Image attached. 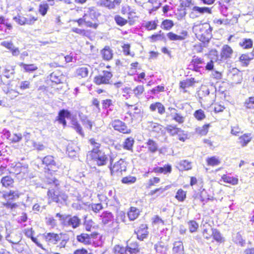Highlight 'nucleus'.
<instances>
[{"label": "nucleus", "instance_id": "nucleus-50", "mask_svg": "<svg viewBox=\"0 0 254 254\" xmlns=\"http://www.w3.org/2000/svg\"><path fill=\"white\" fill-rule=\"evenodd\" d=\"M150 38L153 42L165 40V36L163 33H161V31L159 32V34L152 35Z\"/></svg>", "mask_w": 254, "mask_h": 254}, {"label": "nucleus", "instance_id": "nucleus-22", "mask_svg": "<svg viewBox=\"0 0 254 254\" xmlns=\"http://www.w3.org/2000/svg\"><path fill=\"white\" fill-rule=\"evenodd\" d=\"M78 242L82 243L85 245H89L91 244V236L85 233H82L77 236Z\"/></svg>", "mask_w": 254, "mask_h": 254}, {"label": "nucleus", "instance_id": "nucleus-35", "mask_svg": "<svg viewBox=\"0 0 254 254\" xmlns=\"http://www.w3.org/2000/svg\"><path fill=\"white\" fill-rule=\"evenodd\" d=\"M19 65L21 67H23L26 72H33L38 69L37 66L34 64H27L20 63Z\"/></svg>", "mask_w": 254, "mask_h": 254}, {"label": "nucleus", "instance_id": "nucleus-24", "mask_svg": "<svg viewBox=\"0 0 254 254\" xmlns=\"http://www.w3.org/2000/svg\"><path fill=\"white\" fill-rule=\"evenodd\" d=\"M173 254H184V246L181 242L174 243Z\"/></svg>", "mask_w": 254, "mask_h": 254}, {"label": "nucleus", "instance_id": "nucleus-11", "mask_svg": "<svg viewBox=\"0 0 254 254\" xmlns=\"http://www.w3.org/2000/svg\"><path fill=\"white\" fill-rule=\"evenodd\" d=\"M62 236L63 234L62 233L58 234L54 233H48L45 234L46 240L54 245L57 244L62 239Z\"/></svg>", "mask_w": 254, "mask_h": 254}, {"label": "nucleus", "instance_id": "nucleus-60", "mask_svg": "<svg viewBox=\"0 0 254 254\" xmlns=\"http://www.w3.org/2000/svg\"><path fill=\"white\" fill-rule=\"evenodd\" d=\"M245 106L248 109H254V97H250L245 102Z\"/></svg>", "mask_w": 254, "mask_h": 254}, {"label": "nucleus", "instance_id": "nucleus-62", "mask_svg": "<svg viewBox=\"0 0 254 254\" xmlns=\"http://www.w3.org/2000/svg\"><path fill=\"white\" fill-rule=\"evenodd\" d=\"M173 119L176 122H178L179 124H182L184 122L185 119L184 117H183L180 114H175L173 118Z\"/></svg>", "mask_w": 254, "mask_h": 254}, {"label": "nucleus", "instance_id": "nucleus-13", "mask_svg": "<svg viewBox=\"0 0 254 254\" xmlns=\"http://www.w3.org/2000/svg\"><path fill=\"white\" fill-rule=\"evenodd\" d=\"M233 53V50L228 45H224L221 49V57L223 60L230 59Z\"/></svg>", "mask_w": 254, "mask_h": 254}, {"label": "nucleus", "instance_id": "nucleus-7", "mask_svg": "<svg viewBox=\"0 0 254 254\" xmlns=\"http://www.w3.org/2000/svg\"><path fill=\"white\" fill-rule=\"evenodd\" d=\"M192 11L190 14V16L191 18H195L203 15L205 13H211V9L207 7H199L197 6H193Z\"/></svg>", "mask_w": 254, "mask_h": 254}, {"label": "nucleus", "instance_id": "nucleus-32", "mask_svg": "<svg viewBox=\"0 0 254 254\" xmlns=\"http://www.w3.org/2000/svg\"><path fill=\"white\" fill-rule=\"evenodd\" d=\"M233 241L235 244H238L242 247L245 246L246 244L245 240L243 239L242 236L240 233H237L234 235L233 237Z\"/></svg>", "mask_w": 254, "mask_h": 254}, {"label": "nucleus", "instance_id": "nucleus-53", "mask_svg": "<svg viewBox=\"0 0 254 254\" xmlns=\"http://www.w3.org/2000/svg\"><path fill=\"white\" fill-rule=\"evenodd\" d=\"M207 162L208 165L212 166H217L220 163V161L216 157L208 158Z\"/></svg>", "mask_w": 254, "mask_h": 254}, {"label": "nucleus", "instance_id": "nucleus-29", "mask_svg": "<svg viewBox=\"0 0 254 254\" xmlns=\"http://www.w3.org/2000/svg\"><path fill=\"white\" fill-rule=\"evenodd\" d=\"M239 46L244 49L252 48L253 42L251 39H243L239 42Z\"/></svg>", "mask_w": 254, "mask_h": 254}, {"label": "nucleus", "instance_id": "nucleus-3", "mask_svg": "<svg viewBox=\"0 0 254 254\" xmlns=\"http://www.w3.org/2000/svg\"><path fill=\"white\" fill-rule=\"evenodd\" d=\"M46 182L48 184L52 185V186L49 188L48 195L53 201L58 202L59 201V181L54 178L53 179H48Z\"/></svg>", "mask_w": 254, "mask_h": 254}, {"label": "nucleus", "instance_id": "nucleus-18", "mask_svg": "<svg viewBox=\"0 0 254 254\" xmlns=\"http://www.w3.org/2000/svg\"><path fill=\"white\" fill-rule=\"evenodd\" d=\"M102 57L104 61H109L113 58V51L109 46H106L101 51Z\"/></svg>", "mask_w": 254, "mask_h": 254}, {"label": "nucleus", "instance_id": "nucleus-58", "mask_svg": "<svg viewBox=\"0 0 254 254\" xmlns=\"http://www.w3.org/2000/svg\"><path fill=\"white\" fill-rule=\"evenodd\" d=\"M49 9V6L47 3L41 4L39 5V11L41 15L44 16L46 14Z\"/></svg>", "mask_w": 254, "mask_h": 254}, {"label": "nucleus", "instance_id": "nucleus-55", "mask_svg": "<svg viewBox=\"0 0 254 254\" xmlns=\"http://www.w3.org/2000/svg\"><path fill=\"white\" fill-rule=\"evenodd\" d=\"M136 178L133 176H127L124 177L122 180V182L124 184H131L136 181Z\"/></svg>", "mask_w": 254, "mask_h": 254}, {"label": "nucleus", "instance_id": "nucleus-41", "mask_svg": "<svg viewBox=\"0 0 254 254\" xmlns=\"http://www.w3.org/2000/svg\"><path fill=\"white\" fill-rule=\"evenodd\" d=\"M212 235L214 239L218 242H222L223 241V238L221 233L217 229H211Z\"/></svg>", "mask_w": 254, "mask_h": 254}, {"label": "nucleus", "instance_id": "nucleus-8", "mask_svg": "<svg viewBox=\"0 0 254 254\" xmlns=\"http://www.w3.org/2000/svg\"><path fill=\"white\" fill-rule=\"evenodd\" d=\"M212 28L207 23L202 24L199 28L198 35L201 36L203 41H208L211 37Z\"/></svg>", "mask_w": 254, "mask_h": 254}, {"label": "nucleus", "instance_id": "nucleus-21", "mask_svg": "<svg viewBox=\"0 0 254 254\" xmlns=\"http://www.w3.org/2000/svg\"><path fill=\"white\" fill-rule=\"evenodd\" d=\"M177 168L181 171L191 169V162L188 160H181L177 163Z\"/></svg>", "mask_w": 254, "mask_h": 254}, {"label": "nucleus", "instance_id": "nucleus-38", "mask_svg": "<svg viewBox=\"0 0 254 254\" xmlns=\"http://www.w3.org/2000/svg\"><path fill=\"white\" fill-rule=\"evenodd\" d=\"M14 66H7L4 69L3 72V75L7 78H10L12 77L15 73Z\"/></svg>", "mask_w": 254, "mask_h": 254}, {"label": "nucleus", "instance_id": "nucleus-28", "mask_svg": "<svg viewBox=\"0 0 254 254\" xmlns=\"http://www.w3.org/2000/svg\"><path fill=\"white\" fill-rule=\"evenodd\" d=\"M98 5L107 8L109 10L115 9L112 0H99L97 2Z\"/></svg>", "mask_w": 254, "mask_h": 254}, {"label": "nucleus", "instance_id": "nucleus-45", "mask_svg": "<svg viewBox=\"0 0 254 254\" xmlns=\"http://www.w3.org/2000/svg\"><path fill=\"white\" fill-rule=\"evenodd\" d=\"M222 179L224 182L230 183L232 185H236L238 182V180L237 179L230 177L226 175H224L222 176Z\"/></svg>", "mask_w": 254, "mask_h": 254}, {"label": "nucleus", "instance_id": "nucleus-12", "mask_svg": "<svg viewBox=\"0 0 254 254\" xmlns=\"http://www.w3.org/2000/svg\"><path fill=\"white\" fill-rule=\"evenodd\" d=\"M80 148L75 144L73 143H69L66 149V152L70 158L77 157Z\"/></svg>", "mask_w": 254, "mask_h": 254}, {"label": "nucleus", "instance_id": "nucleus-4", "mask_svg": "<svg viewBox=\"0 0 254 254\" xmlns=\"http://www.w3.org/2000/svg\"><path fill=\"white\" fill-rule=\"evenodd\" d=\"M91 155L93 161L99 166L106 165L108 161V156L104 152L97 148L93 149Z\"/></svg>", "mask_w": 254, "mask_h": 254}, {"label": "nucleus", "instance_id": "nucleus-64", "mask_svg": "<svg viewBox=\"0 0 254 254\" xmlns=\"http://www.w3.org/2000/svg\"><path fill=\"white\" fill-rule=\"evenodd\" d=\"M21 138L22 135L21 134H13L10 138V140H11L12 142H17L19 141Z\"/></svg>", "mask_w": 254, "mask_h": 254}, {"label": "nucleus", "instance_id": "nucleus-37", "mask_svg": "<svg viewBox=\"0 0 254 254\" xmlns=\"http://www.w3.org/2000/svg\"><path fill=\"white\" fill-rule=\"evenodd\" d=\"M139 210L135 207H131L128 211L127 215L130 220H134L138 216Z\"/></svg>", "mask_w": 254, "mask_h": 254}, {"label": "nucleus", "instance_id": "nucleus-48", "mask_svg": "<svg viewBox=\"0 0 254 254\" xmlns=\"http://www.w3.org/2000/svg\"><path fill=\"white\" fill-rule=\"evenodd\" d=\"M15 196L18 197L17 191L10 190L9 193L2 194V197L7 199H13Z\"/></svg>", "mask_w": 254, "mask_h": 254}, {"label": "nucleus", "instance_id": "nucleus-61", "mask_svg": "<svg viewBox=\"0 0 254 254\" xmlns=\"http://www.w3.org/2000/svg\"><path fill=\"white\" fill-rule=\"evenodd\" d=\"M191 63L192 64L194 65V68L196 69L198 64H201L203 63V60L200 58L194 56L193 57V59L192 60Z\"/></svg>", "mask_w": 254, "mask_h": 254}, {"label": "nucleus", "instance_id": "nucleus-56", "mask_svg": "<svg viewBox=\"0 0 254 254\" xmlns=\"http://www.w3.org/2000/svg\"><path fill=\"white\" fill-rule=\"evenodd\" d=\"M115 20L117 24L120 26H124L126 25L127 22V20L124 19L119 15L115 16Z\"/></svg>", "mask_w": 254, "mask_h": 254}, {"label": "nucleus", "instance_id": "nucleus-27", "mask_svg": "<svg viewBox=\"0 0 254 254\" xmlns=\"http://www.w3.org/2000/svg\"><path fill=\"white\" fill-rule=\"evenodd\" d=\"M1 183L4 187H12L14 184V180L10 176H6L1 178Z\"/></svg>", "mask_w": 254, "mask_h": 254}, {"label": "nucleus", "instance_id": "nucleus-44", "mask_svg": "<svg viewBox=\"0 0 254 254\" xmlns=\"http://www.w3.org/2000/svg\"><path fill=\"white\" fill-rule=\"evenodd\" d=\"M80 120L83 125L85 127L87 128L89 130L92 129L93 125L92 122L89 120L85 116L81 118Z\"/></svg>", "mask_w": 254, "mask_h": 254}, {"label": "nucleus", "instance_id": "nucleus-14", "mask_svg": "<svg viewBox=\"0 0 254 254\" xmlns=\"http://www.w3.org/2000/svg\"><path fill=\"white\" fill-rule=\"evenodd\" d=\"M114 250L115 253H118L119 254H123L125 252L127 253V252L130 253L136 254L139 251L137 247L131 248L127 247L126 248H124L121 247L120 246H116Z\"/></svg>", "mask_w": 254, "mask_h": 254}, {"label": "nucleus", "instance_id": "nucleus-15", "mask_svg": "<svg viewBox=\"0 0 254 254\" xmlns=\"http://www.w3.org/2000/svg\"><path fill=\"white\" fill-rule=\"evenodd\" d=\"M135 233L137 238L140 241H143L147 238L148 234L147 226L144 224L141 225Z\"/></svg>", "mask_w": 254, "mask_h": 254}, {"label": "nucleus", "instance_id": "nucleus-36", "mask_svg": "<svg viewBox=\"0 0 254 254\" xmlns=\"http://www.w3.org/2000/svg\"><path fill=\"white\" fill-rule=\"evenodd\" d=\"M253 59L254 55L251 56V54H243L239 58L240 61L243 63V65L245 66H248L249 62Z\"/></svg>", "mask_w": 254, "mask_h": 254}, {"label": "nucleus", "instance_id": "nucleus-5", "mask_svg": "<svg viewBox=\"0 0 254 254\" xmlns=\"http://www.w3.org/2000/svg\"><path fill=\"white\" fill-rule=\"evenodd\" d=\"M112 76L111 72L104 70L101 74L94 77L93 81L96 85L111 84V79Z\"/></svg>", "mask_w": 254, "mask_h": 254}, {"label": "nucleus", "instance_id": "nucleus-1", "mask_svg": "<svg viewBox=\"0 0 254 254\" xmlns=\"http://www.w3.org/2000/svg\"><path fill=\"white\" fill-rule=\"evenodd\" d=\"M110 164L108 166L111 175H119L125 172L127 163L124 159L118 158L116 153L111 152L109 155Z\"/></svg>", "mask_w": 254, "mask_h": 254}, {"label": "nucleus", "instance_id": "nucleus-46", "mask_svg": "<svg viewBox=\"0 0 254 254\" xmlns=\"http://www.w3.org/2000/svg\"><path fill=\"white\" fill-rule=\"evenodd\" d=\"M157 21H147L145 24V27L148 30H151L156 29L157 26Z\"/></svg>", "mask_w": 254, "mask_h": 254}, {"label": "nucleus", "instance_id": "nucleus-42", "mask_svg": "<svg viewBox=\"0 0 254 254\" xmlns=\"http://www.w3.org/2000/svg\"><path fill=\"white\" fill-rule=\"evenodd\" d=\"M176 198L179 201H183L186 197V192L182 189H179L176 194Z\"/></svg>", "mask_w": 254, "mask_h": 254}, {"label": "nucleus", "instance_id": "nucleus-39", "mask_svg": "<svg viewBox=\"0 0 254 254\" xmlns=\"http://www.w3.org/2000/svg\"><path fill=\"white\" fill-rule=\"evenodd\" d=\"M19 88L21 91L29 89L31 87V84L30 80L21 81L18 82Z\"/></svg>", "mask_w": 254, "mask_h": 254}, {"label": "nucleus", "instance_id": "nucleus-40", "mask_svg": "<svg viewBox=\"0 0 254 254\" xmlns=\"http://www.w3.org/2000/svg\"><path fill=\"white\" fill-rule=\"evenodd\" d=\"M174 25V24L172 20L166 19L163 21L161 27L164 29L169 30L172 28Z\"/></svg>", "mask_w": 254, "mask_h": 254}, {"label": "nucleus", "instance_id": "nucleus-26", "mask_svg": "<svg viewBox=\"0 0 254 254\" xmlns=\"http://www.w3.org/2000/svg\"><path fill=\"white\" fill-rule=\"evenodd\" d=\"M166 130L171 135L176 134H181L183 131L180 128L177 127L176 126L168 125L166 127Z\"/></svg>", "mask_w": 254, "mask_h": 254}, {"label": "nucleus", "instance_id": "nucleus-63", "mask_svg": "<svg viewBox=\"0 0 254 254\" xmlns=\"http://www.w3.org/2000/svg\"><path fill=\"white\" fill-rule=\"evenodd\" d=\"M13 19L20 25L25 24L27 21V19L23 17L15 16Z\"/></svg>", "mask_w": 254, "mask_h": 254}, {"label": "nucleus", "instance_id": "nucleus-10", "mask_svg": "<svg viewBox=\"0 0 254 254\" xmlns=\"http://www.w3.org/2000/svg\"><path fill=\"white\" fill-rule=\"evenodd\" d=\"M71 117V113L67 110L63 109L60 111L58 116L57 118V120L63 126L65 127L66 126V122L65 118L70 119Z\"/></svg>", "mask_w": 254, "mask_h": 254}, {"label": "nucleus", "instance_id": "nucleus-16", "mask_svg": "<svg viewBox=\"0 0 254 254\" xmlns=\"http://www.w3.org/2000/svg\"><path fill=\"white\" fill-rule=\"evenodd\" d=\"M88 16V14L87 13H85L82 17L77 20L76 21L78 23V25L81 26L82 23H84L87 27L96 28L98 25L95 23H93L91 20H87Z\"/></svg>", "mask_w": 254, "mask_h": 254}, {"label": "nucleus", "instance_id": "nucleus-57", "mask_svg": "<svg viewBox=\"0 0 254 254\" xmlns=\"http://www.w3.org/2000/svg\"><path fill=\"white\" fill-rule=\"evenodd\" d=\"M28 143H31L33 145V149H36L38 151L43 150L45 148L43 144L40 143H36L33 140H30V141L28 142Z\"/></svg>", "mask_w": 254, "mask_h": 254}, {"label": "nucleus", "instance_id": "nucleus-43", "mask_svg": "<svg viewBox=\"0 0 254 254\" xmlns=\"http://www.w3.org/2000/svg\"><path fill=\"white\" fill-rule=\"evenodd\" d=\"M188 227L190 233L196 232L198 228V223L194 220H191L188 222Z\"/></svg>", "mask_w": 254, "mask_h": 254}, {"label": "nucleus", "instance_id": "nucleus-33", "mask_svg": "<svg viewBox=\"0 0 254 254\" xmlns=\"http://www.w3.org/2000/svg\"><path fill=\"white\" fill-rule=\"evenodd\" d=\"M146 145L148 150L152 153L156 152L158 150V146L157 143L152 139H148L146 142Z\"/></svg>", "mask_w": 254, "mask_h": 254}, {"label": "nucleus", "instance_id": "nucleus-47", "mask_svg": "<svg viewBox=\"0 0 254 254\" xmlns=\"http://www.w3.org/2000/svg\"><path fill=\"white\" fill-rule=\"evenodd\" d=\"M94 224V222L91 219H86V217L84 218L83 225L86 231H91Z\"/></svg>", "mask_w": 254, "mask_h": 254}, {"label": "nucleus", "instance_id": "nucleus-2", "mask_svg": "<svg viewBox=\"0 0 254 254\" xmlns=\"http://www.w3.org/2000/svg\"><path fill=\"white\" fill-rule=\"evenodd\" d=\"M56 217L59 218L61 224L64 227H69L72 229H76L81 224V219L76 215L61 214L58 213L56 214Z\"/></svg>", "mask_w": 254, "mask_h": 254}, {"label": "nucleus", "instance_id": "nucleus-17", "mask_svg": "<svg viewBox=\"0 0 254 254\" xmlns=\"http://www.w3.org/2000/svg\"><path fill=\"white\" fill-rule=\"evenodd\" d=\"M195 82L196 81L194 78L186 79V80H184L180 82L179 87L180 88L183 89L184 92H186L187 90L186 89L192 86Z\"/></svg>", "mask_w": 254, "mask_h": 254}, {"label": "nucleus", "instance_id": "nucleus-49", "mask_svg": "<svg viewBox=\"0 0 254 254\" xmlns=\"http://www.w3.org/2000/svg\"><path fill=\"white\" fill-rule=\"evenodd\" d=\"M194 117L199 121H201L205 118V115L204 111L201 109H199L195 111L194 113Z\"/></svg>", "mask_w": 254, "mask_h": 254}, {"label": "nucleus", "instance_id": "nucleus-52", "mask_svg": "<svg viewBox=\"0 0 254 254\" xmlns=\"http://www.w3.org/2000/svg\"><path fill=\"white\" fill-rule=\"evenodd\" d=\"M144 88L143 85H138L133 89V93L134 95L139 98V96L143 93Z\"/></svg>", "mask_w": 254, "mask_h": 254}, {"label": "nucleus", "instance_id": "nucleus-59", "mask_svg": "<svg viewBox=\"0 0 254 254\" xmlns=\"http://www.w3.org/2000/svg\"><path fill=\"white\" fill-rule=\"evenodd\" d=\"M169 188V187L168 186H166L165 188H160L158 189H156L154 190H151L150 191V194L153 195H154L155 193L158 192V195L161 194L165 190H167Z\"/></svg>", "mask_w": 254, "mask_h": 254}, {"label": "nucleus", "instance_id": "nucleus-19", "mask_svg": "<svg viewBox=\"0 0 254 254\" xmlns=\"http://www.w3.org/2000/svg\"><path fill=\"white\" fill-rule=\"evenodd\" d=\"M149 109L152 112H154L157 109L158 113L162 115L165 112V108L164 106L160 102H156L155 103L151 104L150 105Z\"/></svg>", "mask_w": 254, "mask_h": 254}, {"label": "nucleus", "instance_id": "nucleus-23", "mask_svg": "<svg viewBox=\"0 0 254 254\" xmlns=\"http://www.w3.org/2000/svg\"><path fill=\"white\" fill-rule=\"evenodd\" d=\"M88 72L89 69L87 66L80 67L77 68L76 70V76L79 78L87 77Z\"/></svg>", "mask_w": 254, "mask_h": 254}, {"label": "nucleus", "instance_id": "nucleus-34", "mask_svg": "<svg viewBox=\"0 0 254 254\" xmlns=\"http://www.w3.org/2000/svg\"><path fill=\"white\" fill-rule=\"evenodd\" d=\"M71 125L73 128L78 133H79L81 136H84V132L83 131L82 128L76 119L72 120Z\"/></svg>", "mask_w": 254, "mask_h": 254}, {"label": "nucleus", "instance_id": "nucleus-51", "mask_svg": "<svg viewBox=\"0 0 254 254\" xmlns=\"http://www.w3.org/2000/svg\"><path fill=\"white\" fill-rule=\"evenodd\" d=\"M209 127V125L207 124L205 125L202 127H199L196 128V132L201 135H205L208 131V128Z\"/></svg>", "mask_w": 254, "mask_h": 254}, {"label": "nucleus", "instance_id": "nucleus-20", "mask_svg": "<svg viewBox=\"0 0 254 254\" xmlns=\"http://www.w3.org/2000/svg\"><path fill=\"white\" fill-rule=\"evenodd\" d=\"M181 34V35H178L172 32H170L167 34V36L171 41H182L185 39L187 35V32L183 31Z\"/></svg>", "mask_w": 254, "mask_h": 254}, {"label": "nucleus", "instance_id": "nucleus-25", "mask_svg": "<svg viewBox=\"0 0 254 254\" xmlns=\"http://www.w3.org/2000/svg\"><path fill=\"white\" fill-rule=\"evenodd\" d=\"M252 138L250 133L245 134L239 138V143L242 147H245L251 141Z\"/></svg>", "mask_w": 254, "mask_h": 254}, {"label": "nucleus", "instance_id": "nucleus-6", "mask_svg": "<svg viewBox=\"0 0 254 254\" xmlns=\"http://www.w3.org/2000/svg\"><path fill=\"white\" fill-rule=\"evenodd\" d=\"M111 125L115 130L123 133L128 134L131 132L130 129L127 127L126 123L117 119L112 121Z\"/></svg>", "mask_w": 254, "mask_h": 254}, {"label": "nucleus", "instance_id": "nucleus-9", "mask_svg": "<svg viewBox=\"0 0 254 254\" xmlns=\"http://www.w3.org/2000/svg\"><path fill=\"white\" fill-rule=\"evenodd\" d=\"M42 162L49 170L55 171L57 168L56 162L53 156L48 155L45 156L43 159Z\"/></svg>", "mask_w": 254, "mask_h": 254}, {"label": "nucleus", "instance_id": "nucleus-54", "mask_svg": "<svg viewBox=\"0 0 254 254\" xmlns=\"http://www.w3.org/2000/svg\"><path fill=\"white\" fill-rule=\"evenodd\" d=\"M90 208L94 212L98 213L100 210L103 209V206L101 203H92L89 205Z\"/></svg>", "mask_w": 254, "mask_h": 254}, {"label": "nucleus", "instance_id": "nucleus-30", "mask_svg": "<svg viewBox=\"0 0 254 254\" xmlns=\"http://www.w3.org/2000/svg\"><path fill=\"white\" fill-rule=\"evenodd\" d=\"M101 217H102V222L104 224H107L113 220V214L108 211H104L101 215Z\"/></svg>", "mask_w": 254, "mask_h": 254}, {"label": "nucleus", "instance_id": "nucleus-31", "mask_svg": "<svg viewBox=\"0 0 254 254\" xmlns=\"http://www.w3.org/2000/svg\"><path fill=\"white\" fill-rule=\"evenodd\" d=\"M134 142V139L132 137H127L123 142V148L128 150H131L132 149Z\"/></svg>", "mask_w": 254, "mask_h": 254}]
</instances>
